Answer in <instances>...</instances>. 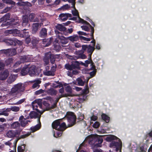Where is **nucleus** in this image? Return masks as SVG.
<instances>
[{
    "label": "nucleus",
    "mask_w": 152,
    "mask_h": 152,
    "mask_svg": "<svg viewBox=\"0 0 152 152\" xmlns=\"http://www.w3.org/2000/svg\"><path fill=\"white\" fill-rule=\"evenodd\" d=\"M97 141L98 143L95 144V145L97 147H101V144L103 140L101 137H98L97 135H91L87 137L84 141L79 146V149H85L86 147V143H88L89 144L93 145Z\"/></svg>",
    "instance_id": "f257e3e1"
},
{
    "label": "nucleus",
    "mask_w": 152,
    "mask_h": 152,
    "mask_svg": "<svg viewBox=\"0 0 152 152\" xmlns=\"http://www.w3.org/2000/svg\"><path fill=\"white\" fill-rule=\"evenodd\" d=\"M107 141L110 142V147L112 148L115 149V151L119 150L121 152L122 143L121 140L115 136L111 135L107 137L106 139Z\"/></svg>",
    "instance_id": "f03ea898"
},
{
    "label": "nucleus",
    "mask_w": 152,
    "mask_h": 152,
    "mask_svg": "<svg viewBox=\"0 0 152 152\" xmlns=\"http://www.w3.org/2000/svg\"><path fill=\"white\" fill-rule=\"evenodd\" d=\"M10 16V15L8 13L6 14L2 18L0 19V23L3 22L1 25L2 27L7 26L8 25H11L13 26L19 25L20 22L19 20L13 19L10 22L7 21V20H9Z\"/></svg>",
    "instance_id": "7ed1b4c3"
},
{
    "label": "nucleus",
    "mask_w": 152,
    "mask_h": 152,
    "mask_svg": "<svg viewBox=\"0 0 152 152\" xmlns=\"http://www.w3.org/2000/svg\"><path fill=\"white\" fill-rule=\"evenodd\" d=\"M25 90L24 85L21 83H18L15 85L12 88L10 94L12 95H16V96L19 97L21 95V92Z\"/></svg>",
    "instance_id": "20e7f679"
},
{
    "label": "nucleus",
    "mask_w": 152,
    "mask_h": 152,
    "mask_svg": "<svg viewBox=\"0 0 152 152\" xmlns=\"http://www.w3.org/2000/svg\"><path fill=\"white\" fill-rule=\"evenodd\" d=\"M80 23H82L85 25H83L81 26V28L83 30L86 31H88L90 29L91 30L90 36L91 37V39H94L93 34L94 32V29L92 26H91L89 23L87 22L86 21L82 19H80V21H79Z\"/></svg>",
    "instance_id": "39448f33"
},
{
    "label": "nucleus",
    "mask_w": 152,
    "mask_h": 152,
    "mask_svg": "<svg viewBox=\"0 0 152 152\" xmlns=\"http://www.w3.org/2000/svg\"><path fill=\"white\" fill-rule=\"evenodd\" d=\"M61 120H56L52 124V127L56 130H64L67 127L65 123L61 122Z\"/></svg>",
    "instance_id": "423d86ee"
},
{
    "label": "nucleus",
    "mask_w": 152,
    "mask_h": 152,
    "mask_svg": "<svg viewBox=\"0 0 152 152\" xmlns=\"http://www.w3.org/2000/svg\"><path fill=\"white\" fill-rule=\"evenodd\" d=\"M66 117L69 123V127H71L74 125L75 123L76 117L73 113L69 112L67 113Z\"/></svg>",
    "instance_id": "0eeeda50"
},
{
    "label": "nucleus",
    "mask_w": 152,
    "mask_h": 152,
    "mask_svg": "<svg viewBox=\"0 0 152 152\" xmlns=\"http://www.w3.org/2000/svg\"><path fill=\"white\" fill-rule=\"evenodd\" d=\"M86 95H82L77 97L75 98L76 101L74 103H71L72 105V107H76L78 105V103H80L86 100Z\"/></svg>",
    "instance_id": "6e6552de"
},
{
    "label": "nucleus",
    "mask_w": 152,
    "mask_h": 152,
    "mask_svg": "<svg viewBox=\"0 0 152 152\" xmlns=\"http://www.w3.org/2000/svg\"><path fill=\"white\" fill-rule=\"evenodd\" d=\"M32 105L33 110H37V112L39 111H44V110H39L38 109L39 107L40 109H42V102L40 100H35L32 102Z\"/></svg>",
    "instance_id": "1a4fd4ad"
},
{
    "label": "nucleus",
    "mask_w": 152,
    "mask_h": 152,
    "mask_svg": "<svg viewBox=\"0 0 152 152\" xmlns=\"http://www.w3.org/2000/svg\"><path fill=\"white\" fill-rule=\"evenodd\" d=\"M4 53L7 56H12L16 54V50L15 49L2 50H0V54Z\"/></svg>",
    "instance_id": "9d476101"
},
{
    "label": "nucleus",
    "mask_w": 152,
    "mask_h": 152,
    "mask_svg": "<svg viewBox=\"0 0 152 152\" xmlns=\"http://www.w3.org/2000/svg\"><path fill=\"white\" fill-rule=\"evenodd\" d=\"M4 33L7 35L12 34L14 36H19L20 37L23 36L20 33V31L17 29L6 30L5 31Z\"/></svg>",
    "instance_id": "9b49d317"
},
{
    "label": "nucleus",
    "mask_w": 152,
    "mask_h": 152,
    "mask_svg": "<svg viewBox=\"0 0 152 152\" xmlns=\"http://www.w3.org/2000/svg\"><path fill=\"white\" fill-rule=\"evenodd\" d=\"M65 55L68 58L73 60H76L79 58L84 59L86 58V56L83 53H80L76 56H72L68 54H66Z\"/></svg>",
    "instance_id": "f8f14e48"
},
{
    "label": "nucleus",
    "mask_w": 152,
    "mask_h": 152,
    "mask_svg": "<svg viewBox=\"0 0 152 152\" xmlns=\"http://www.w3.org/2000/svg\"><path fill=\"white\" fill-rule=\"evenodd\" d=\"M79 64V63L77 61H76L73 62L71 65L68 64H66L65 65V67L67 69L71 71L74 69L78 68Z\"/></svg>",
    "instance_id": "ddd939ff"
},
{
    "label": "nucleus",
    "mask_w": 152,
    "mask_h": 152,
    "mask_svg": "<svg viewBox=\"0 0 152 152\" xmlns=\"http://www.w3.org/2000/svg\"><path fill=\"white\" fill-rule=\"evenodd\" d=\"M44 111H39L38 112L31 111L29 114V117L32 118H38V121H39V118H40L41 114L43 113Z\"/></svg>",
    "instance_id": "4468645a"
},
{
    "label": "nucleus",
    "mask_w": 152,
    "mask_h": 152,
    "mask_svg": "<svg viewBox=\"0 0 152 152\" xmlns=\"http://www.w3.org/2000/svg\"><path fill=\"white\" fill-rule=\"evenodd\" d=\"M25 117L26 118H25L23 116H21L20 117L19 119L21 126L23 127H24L27 124L28 122H30V121L27 120L26 119L29 118L28 116V117L25 116Z\"/></svg>",
    "instance_id": "2eb2a0df"
},
{
    "label": "nucleus",
    "mask_w": 152,
    "mask_h": 152,
    "mask_svg": "<svg viewBox=\"0 0 152 152\" xmlns=\"http://www.w3.org/2000/svg\"><path fill=\"white\" fill-rule=\"evenodd\" d=\"M43 23H34L32 25V32L33 34L35 33L43 25Z\"/></svg>",
    "instance_id": "dca6fc26"
},
{
    "label": "nucleus",
    "mask_w": 152,
    "mask_h": 152,
    "mask_svg": "<svg viewBox=\"0 0 152 152\" xmlns=\"http://www.w3.org/2000/svg\"><path fill=\"white\" fill-rule=\"evenodd\" d=\"M9 73L7 70L1 72L0 73V79L1 80H6L9 75Z\"/></svg>",
    "instance_id": "f3484780"
},
{
    "label": "nucleus",
    "mask_w": 152,
    "mask_h": 152,
    "mask_svg": "<svg viewBox=\"0 0 152 152\" xmlns=\"http://www.w3.org/2000/svg\"><path fill=\"white\" fill-rule=\"evenodd\" d=\"M71 17L72 15L69 13H61L59 16V19L62 21H65L68 18Z\"/></svg>",
    "instance_id": "a211bd4d"
},
{
    "label": "nucleus",
    "mask_w": 152,
    "mask_h": 152,
    "mask_svg": "<svg viewBox=\"0 0 152 152\" xmlns=\"http://www.w3.org/2000/svg\"><path fill=\"white\" fill-rule=\"evenodd\" d=\"M56 28L62 32L60 34H63L65 35H67V33L66 31V28L61 24H58L56 26Z\"/></svg>",
    "instance_id": "6ab92c4d"
},
{
    "label": "nucleus",
    "mask_w": 152,
    "mask_h": 152,
    "mask_svg": "<svg viewBox=\"0 0 152 152\" xmlns=\"http://www.w3.org/2000/svg\"><path fill=\"white\" fill-rule=\"evenodd\" d=\"M58 38L60 39L61 43L63 44H66L68 42V37L66 38L64 36L61 35L59 32H58Z\"/></svg>",
    "instance_id": "aec40b11"
},
{
    "label": "nucleus",
    "mask_w": 152,
    "mask_h": 152,
    "mask_svg": "<svg viewBox=\"0 0 152 152\" xmlns=\"http://www.w3.org/2000/svg\"><path fill=\"white\" fill-rule=\"evenodd\" d=\"M15 38H6L4 40V41L8 45H15Z\"/></svg>",
    "instance_id": "412c9836"
},
{
    "label": "nucleus",
    "mask_w": 152,
    "mask_h": 152,
    "mask_svg": "<svg viewBox=\"0 0 152 152\" xmlns=\"http://www.w3.org/2000/svg\"><path fill=\"white\" fill-rule=\"evenodd\" d=\"M52 57L51 53L50 52L45 53L43 60L46 65L48 64L49 63V59L50 58H51Z\"/></svg>",
    "instance_id": "4be33fe9"
},
{
    "label": "nucleus",
    "mask_w": 152,
    "mask_h": 152,
    "mask_svg": "<svg viewBox=\"0 0 152 152\" xmlns=\"http://www.w3.org/2000/svg\"><path fill=\"white\" fill-rule=\"evenodd\" d=\"M41 79H37L32 81L34 83L32 86L33 88L37 89L39 88L40 86L39 84L41 83Z\"/></svg>",
    "instance_id": "5701e85b"
},
{
    "label": "nucleus",
    "mask_w": 152,
    "mask_h": 152,
    "mask_svg": "<svg viewBox=\"0 0 152 152\" xmlns=\"http://www.w3.org/2000/svg\"><path fill=\"white\" fill-rule=\"evenodd\" d=\"M30 56L29 55L23 56L20 57V62L22 63L29 62L31 61L30 58Z\"/></svg>",
    "instance_id": "b1692460"
},
{
    "label": "nucleus",
    "mask_w": 152,
    "mask_h": 152,
    "mask_svg": "<svg viewBox=\"0 0 152 152\" xmlns=\"http://www.w3.org/2000/svg\"><path fill=\"white\" fill-rule=\"evenodd\" d=\"M28 68L29 74L31 76H32L34 75L36 72V67L35 65H32L30 67H29L27 66Z\"/></svg>",
    "instance_id": "393cba45"
},
{
    "label": "nucleus",
    "mask_w": 152,
    "mask_h": 152,
    "mask_svg": "<svg viewBox=\"0 0 152 152\" xmlns=\"http://www.w3.org/2000/svg\"><path fill=\"white\" fill-rule=\"evenodd\" d=\"M18 135V132L17 131L9 130L7 134V135L8 137H15Z\"/></svg>",
    "instance_id": "a878e982"
},
{
    "label": "nucleus",
    "mask_w": 152,
    "mask_h": 152,
    "mask_svg": "<svg viewBox=\"0 0 152 152\" xmlns=\"http://www.w3.org/2000/svg\"><path fill=\"white\" fill-rule=\"evenodd\" d=\"M28 22V17L27 15H24L23 16L22 18V25L23 26H26Z\"/></svg>",
    "instance_id": "bb28decb"
},
{
    "label": "nucleus",
    "mask_w": 152,
    "mask_h": 152,
    "mask_svg": "<svg viewBox=\"0 0 152 152\" xmlns=\"http://www.w3.org/2000/svg\"><path fill=\"white\" fill-rule=\"evenodd\" d=\"M29 70L27 66H24L21 70L20 73L22 76H25L28 73Z\"/></svg>",
    "instance_id": "cd10ccee"
},
{
    "label": "nucleus",
    "mask_w": 152,
    "mask_h": 152,
    "mask_svg": "<svg viewBox=\"0 0 152 152\" xmlns=\"http://www.w3.org/2000/svg\"><path fill=\"white\" fill-rule=\"evenodd\" d=\"M54 70L51 69L50 70H44L43 71V74L47 76H53L54 75Z\"/></svg>",
    "instance_id": "c85d7f7f"
},
{
    "label": "nucleus",
    "mask_w": 152,
    "mask_h": 152,
    "mask_svg": "<svg viewBox=\"0 0 152 152\" xmlns=\"http://www.w3.org/2000/svg\"><path fill=\"white\" fill-rule=\"evenodd\" d=\"M68 39L72 42L77 41L79 39V37L77 35H74L68 37Z\"/></svg>",
    "instance_id": "c756f323"
},
{
    "label": "nucleus",
    "mask_w": 152,
    "mask_h": 152,
    "mask_svg": "<svg viewBox=\"0 0 152 152\" xmlns=\"http://www.w3.org/2000/svg\"><path fill=\"white\" fill-rule=\"evenodd\" d=\"M47 30L45 28H42L40 32V36L42 37H46L47 35Z\"/></svg>",
    "instance_id": "7c9ffc66"
},
{
    "label": "nucleus",
    "mask_w": 152,
    "mask_h": 152,
    "mask_svg": "<svg viewBox=\"0 0 152 152\" xmlns=\"http://www.w3.org/2000/svg\"><path fill=\"white\" fill-rule=\"evenodd\" d=\"M52 38H50L49 39H45L43 41V43L45 45V47H47L49 45L52 41Z\"/></svg>",
    "instance_id": "2f4dec72"
},
{
    "label": "nucleus",
    "mask_w": 152,
    "mask_h": 152,
    "mask_svg": "<svg viewBox=\"0 0 152 152\" xmlns=\"http://www.w3.org/2000/svg\"><path fill=\"white\" fill-rule=\"evenodd\" d=\"M57 92V91L53 88H51L47 91V93L51 95H56Z\"/></svg>",
    "instance_id": "473e14b6"
},
{
    "label": "nucleus",
    "mask_w": 152,
    "mask_h": 152,
    "mask_svg": "<svg viewBox=\"0 0 152 152\" xmlns=\"http://www.w3.org/2000/svg\"><path fill=\"white\" fill-rule=\"evenodd\" d=\"M20 126V123L18 121L15 122L11 124V127L12 129H18Z\"/></svg>",
    "instance_id": "72a5a7b5"
},
{
    "label": "nucleus",
    "mask_w": 152,
    "mask_h": 152,
    "mask_svg": "<svg viewBox=\"0 0 152 152\" xmlns=\"http://www.w3.org/2000/svg\"><path fill=\"white\" fill-rule=\"evenodd\" d=\"M56 131L55 132L54 134V137H57L61 136L62 134V132L64 130H56Z\"/></svg>",
    "instance_id": "f704fd0d"
},
{
    "label": "nucleus",
    "mask_w": 152,
    "mask_h": 152,
    "mask_svg": "<svg viewBox=\"0 0 152 152\" xmlns=\"http://www.w3.org/2000/svg\"><path fill=\"white\" fill-rule=\"evenodd\" d=\"M41 127V125L40 124H38L34 126L31 127V130L34 132L38 130H39Z\"/></svg>",
    "instance_id": "c9c22d12"
},
{
    "label": "nucleus",
    "mask_w": 152,
    "mask_h": 152,
    "mask_svg": "<svg viewBox=\"0 0 152 152\" xmlns=\"http://www.w3.org/2000/svg\"><path fill=\"white\" fill-rule=\"evenodd\" d=\"M94 49V46H91L90 45H88L87 48V52L88 53H90V55H91Z\"/></svg>",
    "instance_id": "e433bc0d"
},
{
    "label": "nucleus",
    "mask_w": 152,
    "mask_h": 152,
    "mask_svg": "<svg viewBox=\"0 0 152 152\" xmlns=\"http://www.w3.org/2000/svg\"><path fill=\"white\" fill-rule=\"evenodd\" d=\"M84 80V78L83 77H81V78H78L77 79V81L78 85L81 86H83L85 82Z\"/></svg>",
    "instance_id": "4c0bfd02"
},
{
    "label": "nucleus",
    "mask_w": 152,
    "mask_h": 152,
    "mask_svg": "<svg viewBox=\"0 0 152 152\" xmlns=\"http://www.w3.org/2000/svg\"><path fill=\"white\" fill-rule=\"evenodd\" d=\"M15 76H10L7 79V82L9 83H11L14 82L15 80Z\"/></svg>",
    "instance_id": "58836bf2"
},
{
    "label": "nucleus",
    "mask_w": 152,
    "mask_h": 152,
    "mask_svg": "<svg viewBox=\"0 0 152 152\" xmlns=\"http://www.w3.org/2000/svg\"><path fill=\"white\" fill-rule=\"evenodd\" d=\"M25 144L19 146L18 148V152H23L25 149Z\"/></svg>",
    "instance_id": "ea45409f"
},
{
    "label": "nucleus",
    "mask_w": 152,
    "mask_h": 152,
    "mask_svg": "<svg viewBox=\"0 0 152 152\" xmlns=\"http://www.w3.org/2000/svg\"><path fill=\"white\" fill-rule=\"evenodd\" d=\"M102 119L106 123L109 122L110 118L105 114H103L102 115Z\"/></svg>",
    "instance_id": "a19ab883"
},
{
    "label": "nucleus",
    "mask_w": 152,
    "mask_h": 152,
    "mask_svg": "<svg viewBox=\"0 0 152 152\" xmlns=\"http://www.w3.org/2000/svg\"><path fill=\"white\" fill-rule=\"evenodd\" d=\"M66 96V94L59 95L58 97L56 99L55 103L54 104V107H55L56 106L57 103L58 102L60 98L62 97Z\"/></svg>",
    "instance_id": "79ce46f5"
},
{
    "label": "nucleus",
    "mask_w": 152,
    "mask_h": 152,
    "mask_svg": "<svg viewBox=\"0 0 152 152\" xmlns=\"http://www.w3.org/2000/svg\"><path fill=\"white\" fill-rule=\"evenodd\" d=\"M72 14L74 16H75L77 17L80 21V19L81 18H80L79 16L78 13L76 9H75V10L72 11Z\"/></svg>",
    "instance_id": "37998d69"
},
{
    "label": "nucleus",
    "mask_w": 152,
    "mask_h": 152,
    "mask_svg": "<svg viewBox=\"0 0 152 152\" xmlns=\"http://www.w3.org/2000/svg\"><path fill=\"white\" fill-rule=\"evenodd\" d=\"M35 17V14L33 13H31L29 15V18L31 22H33Z\"/></svg>",
    "instance_id": "c03bdc74"
},
{
    "label": "nucleus",
    "mask_w": 152,
    "mask_h": 152,
    "mask_svg": "<svg viewBox=\"0 0 152 152\" xmlns=\"http://www.w3.org/2000/svg\"><path fill=\"white\" fill-rule=\"evenodd\" d=\"M3 1L5 3L8 4H15V2L13 1L12 0H3Z\"/></svg>",
    "instance_id": "a18cd8bd"
},
{
    "label": "nucleus",
    "mask_w": 152,
    "mask_h": 152,
    "mask_svg": "<svg viewBox=\"0 0 152 152\" xmlns=\"http://www.w3.org/2000/svg\"><path fill=\"white\" fill-rule=\"evenodd\" d=\"M11 110L17 112L20 110V108L15 106H12L11 108Z\"/></svg>",
    "instance_id": "49530a36"
},
{
    "label": "nucleus",
    "mask_w": 152,
    "mask_h": 152,
    "mask_svg": "<svg viewBox=\"0 0 152 152\" xmlns=\"http://www.w3.org/2000/svg\"><path fill=\"white\" fill-rule=\"evenodd\" d=\"M63 1H68V2L69 3H71L72 4V7H75V0H62Z\"/></svg>",
    "instance_id": "de8ad7c7"
},
{
    "label": "nucleus",
    "mask_w": 152,
    "mask_h": 152,
    "mask_svg": "<svg viewBox=\"0 0 152 152\" xmlns=\"http://www.w3.org/2000/svg\"><path fill=\"white\" fill-rule=\"evenodd\" d=\"M65 90L66 92L71 93L72 92V89L71 87L69 86H67L65 87Z\"/></svg>",
    "instance_id": "09e8293b"
},
{
    "label": "nucleus",
    "mask_w": 152,
    "mask_h": 152,
    "mask_svg": "<svg viewBox=\"0 0 152 152\" xmlns=\"http://www.w3.org/2000/svg\"><path fill=\"white\" fill-rule=\"evenodd\" d=\"M25 100V98L23 99H21L20 100H19L17 102L15 103H14V104L15 105H18L20 104L23 102Z\"/></svg>",
    "instance_id": "8fccbe9b"
},
{
    "label": "nucleus",
    "mask_w": 152,
    "mask_h": 152,
    "mask_svg": "<svg viewBox=\"0 0 152 152\" xmlns=\"http://www.w3.org/2000/svg\"><path fill=\"white\" fill-rule=\"evenodd\" d=\"M21 35L23 36L22 37H25V38H26L27 37H29V35L28 32L23 31V34H21Z\"/></svg>",
    "instance_id": "3c124183"
},
{
    "label": "nucleus",
    "mask_w": 152,
    "mask_h": 152,
    "mask_svg": "<svg viewBox=\"0 0 152 152\" xmlns=\"http://www.w3.org/2000/svg\"><path fill=\"white\" fill-rule=\"evenodd\" d=\"M100 125V124L98 122H96L93 124V127L95 128H98Z\"/></svg>",
    "instance_id": "603ef678"
},
{
    "label": "nucleus",
    "mask_w": 152,
    "mask_h": 152,
    "mask_svg": "<svg viewBox=\"0 0 152 152\" xmlns=\"http://www.w3.org/2000/svg\"><path fill=\"white\" fill-rule=\"evenodd\" d=\"M44 92V90L41 89L39 90L36 91L35 94L36 95H39Z\"/></svg>",
    "instance_id": "864d4df0"
},
{
    "label": "nucleus",
    "mask_w": 152,
    "mask_h": 152,
    "mask_svg": "<svg viewBox=\"0 0 152 152\" xmlns=\"http://www.w3.org/2000/svg\"><path fill=\"white\" fill-rule=\"evenodd\" d=\"M80 39L86 41H90L91 40L90 38H87L82 36H79Z\"/></svg>",
    "instance_id": "5fc2aeb1"
},
{
    "label": "nucleus",
    "mask_w": 152,
    "mask_h": 152,
    "mask_svg": "<svg viewBox=\"0 0 152 152\" xmlns=\"http://www.w3.org/2000/svg\"><path fill=\"white\" fill-rule=\"evenodd\" d=\"M15 45H16V43L20 45H21L23 43V42L19 40L16 38H15Z\"/></svg>",
    "instance_id": "6e6d98bb"
},
{
    "label": "nucleus",
    "mask_w": 152,
    "mask_h": 152,
    "mask_svg": "<svg viewBox=\"0 0 152 152\" xmlns=\"http://www.w3.org/2000/svg\"><path fill=\"white\" fill-rule=\"evenodd\" d=\"M66 31L67 33V35L68 33L71 34L73 32V29L72 28H68L67 30H66Z\"/></svg>",
    "instance_id": "4d7b16f0"
},
{
    "label": "nucleus",
    "mask_w": 152,
    "mask_h": 152,
    "mask_svg": "<svg viewBox=\"0 0 152 152\" xmlns=\"http://www.w3.org/2000/svg\"><path fill=\"white\" fill-rule=\"evenodd\" d=\"M21 64V62L20 61H18L14 64L13 67L14 68H16Z\"/></svg>",
    "instance_id": "13d9d810"
},
{
    "label": "nucleus",
    "mask_w": 152,
    "mask_h": 152,
    "mask_svg": "<svg viewBox=\"0 0 152 152\" xmlns=\"http://www.w3.org/2000/svg\"><path fill=\"white\" fill-rule=\"evenodd\" d=\"M11 9V8L10 7H7L5 8L2 12V13H5L7 12L10 9Z\"/></svg>",
    "instance_id": "bf43d9fd"
},
{
    "label": "nucleus",
    "mask_w": 152,
    "mask_h": 152,
    "mask_svg": "<svg viewBox=\"0 0 152 152\" xmlns=\"http://www.w3.org/2000/svg\"><path fill=\"white\" fill-rule=\"evenodd\" d=\"M77 33L80 35H86L88 34H87L86 33L82 31H79L77 32Z\"/></svg>",
    "instance_id": "052dcab7"
},
{
    "label": "nucleus",
    "mask_w": 152,
    "mask_h": 152,
    "mask_svg": "<svg viewBox=\"0 0 152 152\" xmlns=\"http://www.w3.org/2000/svg\"><path fill=\"white\" fill-rule=\"evenodd\" d=\"M31 39L29 37L26 38L25 42L27 44H28L30 42Z\"/></svg>",
    "instance_id": "680f3d73"
},
{
    "label": "nucleus",
    "mask_w": 152,
    "mask_h": 152,
    "mask_svg": "<svg viewBox=\"0 0 152 152\" xmlns=\"http://www.w3.org/2000/svg\"><path fill=\"white\" fill-rule=\"evenodd\" d=\"M4 144L6 145H7L9 146L10 147H11L12 145V142H10V141H8L7 142H5Z\"/></svg>",
    "instance_id": "e2e57ef3"
},
{
    "label": "nucleus",
    "mask_w": 152,
    "mask_h": 152,
    "mask_svg": "<svg viewBox=\"0 0 152 152\" xmlns=\"http://www.w3.org/2000/svg\"><path fill=\"white\" fill-rule=\"evenodd\" d=\"M40 19V17L38 16V17H37L34 19L33 22H39Z\"/></svg>",
    "instance_id": "0e129e2a"
},
{
    "label": "nucleus",
    "mask_w": 152,
    "mask_h": 152,
    "mask_svg": "<svg viewBox=\"0 0 152 152\" xmlns=\"http://www.w3.org/2000/svg\"><path fill=\"white\" fill-rule=\"evenodd\" d=\"M59 93L61 94V95L64 94H63L64 92V88L62 87L59 90Z\"/></svg>",
    "instance_id": "69168bd1"
},
{
    "label": "nucleus",
    "mask_w": 152,
    "mask_h": 152,
    "mask_svg": "<svg viewBox=\"0 0 152 152\" xmlns=\"http://www.w3.org/2000/svg\"><path fill=\"white\" fill-rule=\"evenodd\" d=\"M84 65L86 67H87L88 66V64H90V61L88 60H86L85 61V63H84Z\"/></svg>",
    "instance_id": "338daca9"
},
{
    "label": "nucleus",
    "mask_w": 152,
    "mask_h": 152,
    "mask_svg": "<svg viewBox=\"0 0 152 152\" xmlns=\"http://www.w3.org/2000/svg\"><path fill=\"white\" fill-rule=\"evenodd\" d=\"M88 46V45H83L82 46V50L84 51L87 49Z\"/></svg>",
    "instance_id": "774afa93"
}]
</instances>
